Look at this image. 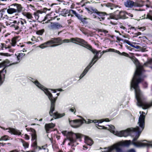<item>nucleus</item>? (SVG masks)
I'll return each instance as SVG.
<instances>
[{
	"label": "nucleus",
	"mask_w": 152,
	"mask_h": 152,
	"mask_svg": "<svg viewBox=\"0 0 152 152\" xmlns=\"http://www.w3.org/2000/svg\"><path fill=\"white\" fill-rule=\"evenodd\" d=\"M116 39H117V40L118 41H123L124 42V40H123V39H122L121 38H119L118 37H117Z\"/></svg>",
	"instance_id": "obj_51"
},
{
	"label": "nucleus",
	"mask_w": 152,
	"mask_h": 152,
	"mask_svg": "<svg viewBox=\"0 0 152 152\" xmlns=\"http://www.w3.org/2000/svg\"><path fill=\"white\" fill-rule=\"evenodd\" d=\"M123 37H124V38H128V39H129V37H126L125 36H123Z\"/></svg>",
	"instance_id": "obj_61"
},
{
	"label": "nucleus",
	"mask_w": 152,
	"mask_h": 152,
	"mask_svg": "<svg viewBox=\"0 0 152 152\" xmlns=\"http://www.w3.org/2000/svg\"><path fill=\"white\" fill-rule=\"evenodd\" d=\"M26 20L25 19H20L18 21H14L13 24L11 25V27L19 33L22 30L26 29Z\"/></svg>",
	"instance_id": "obj_6"
},
{
	"label": "nucleus",
	"mask_w": 152,
	"mask_h": 152,
	"mask_svg": "<svg viewBox=\"0 0 152 152\" xmlns=\"http://www.w3.org/2000/svg\"><path fill=\"white\" fill-rule=\"evenodd\" d=\"M62 27L61 25L58 23H51L50 25L48 26L50 30H53L55 29H58Z\"/></svg>",
	"instance_id": "obj_17"
},
{
	"label": "nucleus",
	"mask_w": 152,
	"mask_h": 152,
	"mask_svg": "<svg viewBox=\"0 0 152 152\" xmlns=\"http://www.w3.org/2000/svg\"><path fill=\"white\" fill-rule=\"evenodd\" d=\"M27 43H28V44H31V45H32V44H33V43H32V42H27Z\"/></svg>",
	"instance_id": "obj_60"
},
{
	"label": "nucleus",
	"mask_w": 152,
	"mask_h": 152,
	"mask_svg": "<svg viewBox=\"0 0 152 152\" xmlns=\"http://www.w3.org/2000/svg\"><path fill=\"white\" fill-rule=\"evenodd\" d=\"M57 91H63V90L62 89L60 88V89H56Z\"/></svg>",
	"instance_id": "obj_57"
},
{
	"label": "nucleus",
	"mask_w": 152,
	"mask_h": 152,
	"mask_svg": "<svg viewBox=\"0 0 152 152\" xmlns=\"http://www.w3.org/2000/svg\"><path fill=\"white\" fill-rule=\"evenodd\" d=\"M147 48L145 47H143L142 48L141 47L140 48V50L142 52H144L148 51L147 50Z\"/></svg>",
	"instance_id": "obj_38"
},
{
	"label": "nucleus",
	"mask_w": 152,
	"mask_h": 152,
	"mask_svg": "<svg viewBox=\"0 0 152 152\" xmlns=\"http://www.w3.org/2000/svg\"><path fill=\"white\" fill-rule=\"evenodd\" d=\"M6 130H7V132L12 134L14 135H20L21 134V132L19 130L12 128H9L7 129Z\"/></svg>",
	"instance_id": "obj_19"
},
{
	"label": "nucleus",
	"mask_w": 152,
	"mask_h": 152,
	"mask_svg": "<svg viewBox=\"0 0 152 152\" xmlns=\"http://www.w3.org/2000/svg\"><path fill=\"white\" fill-rule=\"evenodd\" d=\"M9 0H0L1 1H8Z\"/></svg>",
	"instance_id": "obj_63"
},
{
	"label": "nucleus",
	"mask_w": 152,
	"mask_h": 152,
	"mask_svg": "<svg viewBox=\"0 0 152 152\" xmlns=\"http://www.w3.org/2000/svg\"><path fill=\"white\" fill-rule=\"evenodd\" d=\"M7 140V136H4L0 139V141H6Z\"/></svg>",
	"instance_id": "obj_34"
},
{
	"label": "nucleus",
	"mask_w": 152,
	"mask_h": 152,
	"mask_svg": "<svg viewBox=\"0 0 152 152\" xmlns=\"http://www.w3.org/2000/svg\"><path fill=\"white\" fill-rule=\"evenodd\" d=\"M110 120L107 118L99 120H92L88 119L87 121H86L84 119L81 120H75L73 121L74 122V126L76 127H78L80 126L84 123L89 124L91 123H94L96 124V126L100 127L99 128V129H105L108 128L110 131L113 134L119 137H126L129 135V132L127 131L123 130L120 131H115L114 130L115 127L112 125H109L108 127H105L104 126H100L99 124V123H101L104 121L109 122Z\"/></svg>",
	"instance_id": "obj_2"
},
{
	"label": "nucleus",
	"mask_w": 152,
	"mask_h": 152,
	"mask_svg": "<svg viewBox=\"0 0 152 152\" xmlns=\"http://www.w3.org/2000/svg\"><path fill=\"white\" fill-rule=\"evenodd\" d=\"M28 20V22L31 25L32 24V26L34 27L33 24L32 23H34L36 20H33L32 19L31 20Z\"/></svg>",
	"instance_id": "obj_42"
},
{
	"label": "nucleus",
	"mask_w": 152,
	"mask_h": 152,
	"mask_svg": "<svg viewBox=\"0 0 152 152\" xmlns=\"http://www.w3.org/2000/svg\"><path fill=\"white\" fill-rule=\"evenodd\" d=\"M32 140L33 141L36 140L37 139L36 134H32Z\"/></svg>",
	"instance_id": "obj_32"
},
{
	"label": "nucleus",
	"mask_w": 152,
	"mask_h": 152,
	"mask_svg": "<svg viewBox=\"0 0 152 152\" xmlns=\"http://www.w3.org/2000/svg\"><path fill=\"white\" fill-rule=\"evenodd\" d=\"M127 12L126 11H120L119 13V15L121 16H122L124 15H126Z\"/></svg>",
	"instance_id": "obj_35"
},
{
	"label": "nucleus",
	"mask_w": 152,
	"mask_h": 152,
	"mask_svg": "<svg viewBox=\"0 0 152 152\" xmlns=\"http://www.w3.org/2000/svg\"><path fill=\"white\" fill-rule=\"evenodd\" d=\"M44 31L45 30L44 29H43L41 30H39L37 31L36 32V33L38 35H42L43 34Z\"/></svg>",
	"instance_id": "obj_29"
},
{
	"label": "nucleus",
	"mask_w": 152,
	"mask_h": 152,
	"mask_svg": "<svg viewBox=\"0 0 152 152\" xmlns=\"http://www.w3.org/2000/svg\"><path fill=\"white\" fill-rule=\"evenodd\" d=\"M25 138L27 140H28L29 139V137L26 134L25 135Z\"/></svg>",
	"instance_id": "obj_50"
},
{
	"label": "nucleus",
	"mask_w": 152,
	"mask_h": 152,
	"mask_svg": "<svg viewBox=\"0 0 152 152\" xmlns=\"http://www.w3.org/2000/svg\"><path fill=\"white\" fill-rule=\"evenodd\" d=\"M152 62V59H150L147 61L144 64V66H148L149 65L151 64Z\"/></svg>",
	"instance_id": "obj_30"
},
{
	"label": "nucleus",
	"mask_w": 152,
	"mask_h": 152,
	"mask_svg": "<svg viewBox=\"0 0 152 152\" xmlns=\"http://www.w3.org/2000/svg\"><path fill=\"white\" fill-rule=\"evenodd\" d=\"M47 10H48V9L46 8H45L43 9V11H42L43 13L45 12L46 11H47Z\"/></svg>",
	"instance_id": "obj_56"
},
{
	"label": "nucleus",
	"mask_w": 152,
	"mask_h": 152,
	"mask_svg": "<svg viewBox=\"0 0 152 152\" xmlns=\"http://www.w3.org/2000/svg\"><path fill=\"white\" fill-rule=\"evenodd\" d=\"M134 64L136 66V70L134 77L131 83V88L134 90L135 97L137 99L142 94L140 90L138 84L143 80L142 77V73L143 69L142 66L139 64V62L137 58L133 60Z\"/></svg>",
	"instance_id": "obj_3"
},
{
	"label": "nucleus",
	"mask_w": 152,
	"mask_h": 152,
	"mask_svg": "<svg viewBox=\"0 0 152 152\" xmlns=\"http://www.w3.org/2000/svg\"><path fill=\"white\" fill-rule=\"evenodd\" d=\"M139 113L140 115L137 124V126L135 128H130L125 131H127L129 132V135L131 134L132 132L138 133V136L134 137L132 142V144L135 147L138 148L145 147H152V140L149 141L145 140L137 141L140 134L144 128L145 115L147 113L141 111H140Z\"/></svg>",
	"instance_id": "obj_1"
},
{
	"label": "nucleus",
	"mask_w": 152,
	"mask_h": 152,
	"mask_svg": "<svg viewBox=\"0 0 152 152\" xmlns=\"http://www.w3.org/2000/svg\"><path fill=\"white\" fill-rule=\"evenodd\" d=\"M3 15V12L2 11H0V20L2 18Z\"/></svg>",
	"instance_id": "obj_45"
},
{
	"label": "nucleus",
	"mask_w": 152,
	"mask_h": 152,
	"mask_svg": "<svg viewBox=\"0 0 152 152\" xmlns=\"http://www.w3.org/2000/svg\"><path fill=\"white\" fill-rule=\"evenodd\" d=\"M69 110L72 112L75 115V109L74 107H72L69 109Z\"/></svg>",
	"instance_id": "obj_40"
},
{
	"label": "nucleus",
	"mask_w": 152,
	"mask_h": 152,
	"mask_svg": "<svg viewBox=\"0 0 152 152\" xmlns=\"http://www.w3.org/2000/svg\"><path fill=\"white\" fill-rule=\"evenodd\" d=\"M22 142L23 146L26 148H28V147L29 144L28 143L22 140Z\"/></svg>",
	"instance_id": "obj_31"
},
{
	"label": "nucleus",
	"mask_w": 152,
	"mask_h": 152,
	"mask_svg": "<svg viewBox=\"0 0 152 152\" xmlns=\"http://www.w3.org/2000/svg\"><path fill=\"white\" fill-rule=\"evenodd\" d=\"M11 64L10 63L8 60H5L2 63H0V68L2 67H4L2 70L1 71V73L4 72L6 73V70L5 69V68L6 67L10 65Z\"/></svg>",
	"instance_id": "obj_18"
},
{
	"label": "nucleus",
	"mask_w": 152,
	"mask_h": 152,
	"mask_svg": "<svg viewBox=\"0 0 152 152\" xmlns=\"http://www.w3.org/2000/svg\"><path fill=\"white\" fill-rule=\"evenodd\" d=\"M138 13L140 16V19H149L152 21V15L148 14L146 15L144 11H140Z\"/></svg>",
	"instance_id": "obj_15"
},
{
	"label": "nucleus",
	"mask_w": 152,
	"mask_h": 152,
	"mask_svg": "<svg viewBox=\"0 0 152 152\" xmlns=\"http://www.w3.org/2000/svg\"><path fill=\"white\" fill-rule=\"evenodd\" d=\"M11 6H13V8L9 7L7 10V12L10 14L13 13H18L20 12L22 10L23 7L21 4L15 3L11 5Z\"/></svg>",
	"instance_id": "obj_10"
},
{
	"label": "nucleus",
	"mask_w": 152,
	"mask_h": 152,
	"mask_svg": "<svg viewBox=\"0 0 152 152\" xmlns=\"http://www.w3.org/2000/svg\"><path fill=\"white\" fill-rule=\"evenodd\" d=\"M91 68L88 65L84 69L83 72L79 77V79L83 78L87 74Z\"/></svg>",
	"instance_id": "obj_21"
},
{
	"label": "nucleus",
	"mask_w": 152,
	"mask_h": 152,
	"mask_svg": "<svg viewBox=\"0 0 152 152\" xmlns=\"http://www.w3.org/2000/svg\"><path fill=\"white\" fill-rule=\"evenodd\" d=\"M54 126V124L52 123L46 124L45 125V128L47 132L48 133V131H49L50 129L52 128Z\"/></svg>",
	"instance_id": "obj_24"
},
{
	"label": "nucleus",
	"mask_w": 152,
	"mask_h": 152,
	"mask_svg": "<svg viewBox=\"0 0 152 152\" xmlns=\"http://www.w3.org/2000/svg\"><path fill=\"white\" fill-rule=\"evenodd\" d=\"M0 55L1 56H10V55L8 53H1Z\"/></svg>",
	"instance_id": "obj_39"
},
{
	"label": "nucleus",
	"mask_w": 152,
	"mask_h": 152,
	"mask_svg": "<svg viewBox=\"0 0 152 152\" xmlns=\"http://www.w3.org/2000/svg\"><path fill=\"white\" fill-rule=\"evenodd\" d=\"M69 14L68 15L69 16L71 15L72 17L73 16L72 15V14H73L78 19H80V15L73 10H69Z\"/></svg>",
	"instance_id": "obj_23"
},
{
	"label": "nucleus",
	"mask_w": 152,
	"mask_h": 152,
	"mask_svg": "<svg viewBox=\"0 0 152 152\" xmlns=\"http://www.w3.org/2000/svg\"><path fill=\"white\" fill-rule=\"evenodd\" d=\"M101 31L104 33L105 34H106L108 32L107 31L104 29H102Z\"/></svg>",
	"instance_id": "obj_52"
},
{
	"label": "nucleus",
	"mask_w": 152,
	"mask_h": 152,
	"mask_svg": "<svg viewBox=\"0 0 152 152\" xmlns=\"http://www.w3.org/2000/svg\"><path fill=\"white\" fill-rule=\"evenodd\" d=\"M141 34V33L140 32H138L137 33H135L134 35H135V37H137L139 35H140Z\"/></svg>",
	"instance_id": "obj_48"
},
{
	"label": "nucleus",
	"mask_w": 152,
	"mask_h": 152,
	"mask_svg": "<svg viewBox=\"0 0 152 152\" xmlns=\"http://www.w3.org/2000/svg\"><path fill=\"white\" fill-rule=\"evenodd\" d=\"M131 142L130 140L120 142L107 148H104L107 150L102 152H111L114 149H115L116 152H124L120 148V147L128 146L131 144Z\"/></svg>",
	"instance_id": "obj_5"
},
{
	"label": "nucleus",
	"mask_w": 152,
	"mask_h": 152,
	"mask_svg": "<svg viewBox=\"0 0 152 152\" xmlns=\"http://www.w3.org/2000/svg\"><path fill=\"white\" fill-rule=\"evenodd\" d=\"M92 52L95 54L91 62L88 64L91 68L95 63L96 61L100 58L99 56V52L96 50H93Z\"/></svg>",
	"instance_id": "obj_13"
},
{
	"label": "nucleus",
	"mask_w": 152,
	"mask_h": 152,
	"mask_svg": "<svg viewBox=\"0 0 152 152\" xmlns=\"http://www.w3.org/2000/svg\"><path fill=\"white\" fill-rule=\"evenodd\" d=\"M142 1L134 2L132 1L128 0L124 3V5L126 7L130 8L133 7H141L143 5L142 4Z\"/></svg>",
	"instance_id": "obj_12"
},
{
	"label": "nucleus",
	"mask_w": 152,
	"mask_h": 152,
	"mask_svg": "<svg viewBox=\"0 0 152 152\" xmlns=\"http://www.w3.org/2000/svg\"><path fill=\"white\" fill-rule=\"evenodd\" d=\"M106 52H107V50H103L102 51V52H101L100 53V56H99L100 57V58H101V56H102L103 55V54L104 53H106Z\"/></svg>",
	"instance_id": "obj_43"
},
{
	"label": "nucleus",
	"mask_w": 152,
	"mask_h": 152,
	"mask_svg": "<svg viewBox=\"0 0 152 152\" xmlns=\"http://www.w3.org/2000/svg\"><path fill=\"white\" fill-rule=\"evenodd\" d=\"M106 6L111 10H113V8L110 4H107L106 5Z\"/></svg>",
	"instance_id": "obj_36"
},
{
	"label": "nucleus",
	"mask_w": 152,
	"mask_h": 152,
	"mask_svg": "<svg viewBox=\"0 0 152 152\" xmlns=\"http://www.w3.org/2000/svg\"><path fill=\"white\" fill-rule=\"evenodd\" d=\"M17 39V37H14L12 38L11 42L12 46L14 47L15 46L17 42L16 40Z\"/></svg>",
	"instance_id": "obj_27"
},
{
	"label": "nucleus",
	"mask_w": 152,
	"mask_h": 152,
	"mask_svg": "<svg viewBox=\"0 0 152 152\" xmlns=\"http://www.w3.org/2000/svg\"><path fill=\"white\" fill-rule=\"evenodd\" d=\"M94 11H95V12L98 15L97 19L99 21H101L105 19V16L107 15L106 13L99 12L96 9L94 10Z\"/></svg>",
	"instance_id": "obj_16"
},
{
	"label": "nucleus",
	"mask_w": 152,
	"mask_h": 152,
	"mask_svg": "<svg viewBox=\"0 0 152 152\" xmlns=\"http://www.w3.org/2000/svg\"><path fill=\"white\" fill-rule=\"evenodd\" d=\"M30 131L32 132V134H36V132L35 130L33 128H31Z\"/></svg>",
	"instance_id": "obj_44"
},
{
	"label": "nucleus",
	"mask_w": 152,
	"mask_h": 152,
	"mask_svg": "<svg viewBox=\"0 0 152 152\" xmlns=\"http://www.w3.org/2000/svg\"><path fill=\"white\" fill-rule=\"evenodd\" d=\"M124 42L126 43L127 44H128V45H129L132 46L134 48H137V49H140V48H141V47H140L139 46L136 45V46H135L134 45H132L131 43L129 41H128L127 40L125 39L124 40Z\"/></svg>",
	"instance_id": "obj_26"
},
{
	"label": "nucleus",
	"mask_w": 152,
	"mask_h": 152,
	"mask_svg": "<svg viewBox=\"0 0 152 152\" xmlns=\"http://www.w3.org/2000/svg\"><path fill=\"white\" fill-rule=\"evenodd\" d=\"M126 15L132 18L133 17V15L132 14L127 12Z\"/></svg>",
	"instance_id": "obj_49"
},
{
	"label": "nucleus",
	"mask_w": 152,
	"mask_h": 152,
	"mask_svg": "<svg viewBox=\"0 0 152 152\" xmlns=\"http://www.w3.org/2000/svg\"><path fill=\"white\" fill-rule=\"evenodd\" d=\"M5 28V26L3 25V23H0V32L1 31L2 29Z\"/></svg>",
	"instance_id": "obj_41"
},
{
	"label": "nucleus",
	"mask_w": 152,
	"mask_h": 152,
	"mask_svg": "<svg viewBox=\"0 0 152 152\" xmlns=\"http://www.w3.org/2000/svg\"><path fill=\"white\" fill-rule=\"evenodd\" d=\"M83 148H83V149H84V150H85V149H87L88 148H87V147H86V146H84V145H83Z\"/></svg>",
	"instance_id": "obj_59"
},
{
	"label": "nucleus",
	"mask_w": 152,
	"mask_h": 152,
	"mask_svg": "<svg viewBox=\"0 0 152 152\" xmlns=\"http://www.w3.org/2000/svg\"><path fill=\"white\" fill-rule=\"evenodd\" d=\"M34 142L33 143V145L34 146H36L37 145V142H36V140L34 141Z\"/></svg>",
	"instance_id": "obj_53"
},
{
	"label": "nucleus",
	"mask_w": 152,
	"mask_h": 152,
	"mask_svg": "<svg viewBox=\"0 0 152 152\" xmlns=\"http://www.w3.org/2000/svg\"><path fill=\"white\" fill-rule=\"evenodd\" d=\"M138 106L142 107L143 109H148L152 106V101L150 103L147 102L142 94L137 99Z\"/></svg>",
	"instance_id": "obj_7"
},
{
	"label": "nucleus",
	"mask_w": 152,
	"mask_h": 152,
	"mask_svg": "<svg viewBox=\"0 0 152 152\" xmlns=\"http://www.w3.org/2000/svg\"><path fill=\"white\" fill-rule=\"evenodd\" d=\"M107 52H113L116 53L121 55L124 56H128V54L125 52L121 53L119 51L113 48H109L107 49Z\"/></svg>",
	"instance_id": "obj_20"
},
{
	"label": "nucleus",
	"mask_w": 152,
	"mask_h": 152,
	"mask_svg": "<svg viewBox=\"0 0 152 152\" xmlns=\"http://www.w3.org/2000/svg\"><path fill=\"white\" fill-rule=\"evenodd\" d=\"M128 152H136V151L134 149H131L128 150Z\"/></svg>",
	"instance_id": "obj_47"
},
{
	"label": "nucleus",
	"mask_w": 152,
	"mask_h": 152,
	"mask_svg": "<svg viewBox=\"0 0 152 152\" xmlns=\"http://www.w3.org/2000/svg\"><path fill=\"white\" fill-rule=\"evenodd\" d=\"M70 41L72 42L73 43V42H75L79 43V45L81 46H82L85 48H86L88 49H90L91 47V46L88 45L87 42L85 41L84 40L78 38H71L70 39H65L63 41L62 40V43L63 42H69Z\"/></svg>",
	"instance_id": "obj_8"
},
{
	"label": "nucleus",
	"mask_w": 152,
	"mask_h": 152,
	"mask_svg": "<svg viewBox=\"0 0 152 152\" xmlns=\"http://www.w3.org/2000/svg\"><path fill=\"white\" fill-rule=\"evenodd\" d=\"M62 40L59 38H53L51 40L48 41L40 45L39 47L42 49H44L47 47V45H51L53 44L59 43L60 44H61ZM59 44H54L51 45V47H54L58 46Z\"/></svg>",
	"instance_id": "obj_9"
},
{
	"label": "nucleus",
	"mask_w": 152,
	"mask_h": 152,
	"mask_svg": "<svg viewBox=\"0 0 152 152\" xmlns=\"http://www.w3.org/2000/svg\"><path fill=\"white\" fill-rule=\"evenodd\" d=\"M85 142L87 145L89 146L92 145L94 143L93 140L87 136H85Z\"/></svg>",
	"instance_id": "obj_22"
},
{
	"label": "nucleus",
	"mask_w": 152,
	"mask_h": 152,
	"mask_svg": "<svg viewBox=\"0 0 152 152\" xmlns=\"http://www.w3.org/2000/svg\"><path fill=\"white\" fill-rule=\"evenodd\" d=\"M80 19L81 20L82 22L83 23H86V20L87 19V18H80Z\"/></svg>",
	"instance_id": "obj_37"
},
{
	"label": "nucleus",
	"mask_w": 152,
	"mask_h": 152,
	"mask_svg": "<svg viewBox=\"0 0 152 152\" xmlns=\"http://www.w3.org/2000/svg\"><path fill=\"white\" fill-rule=\"evenodd\" d=\"M93 11H94V12H93L91 13V15L92 18H97V16H96V15L95 14V13H96L95 12V11H94V10Z\"/></svg>",
	"instance_id": "obj_33"
},
{
	"label": "nucleus",
	"mask_w": 152,
	"mask_h": 152,
	"mask_svg": "<svg viewBox=\"0 0 152 152\" xmlns=\"http://www.w3.org/2000/svg\"><path fill=\"white\" fill-rule=\"evenodd\" d=\"M66 136L70 143H73L76 142V140L74 138L75 137L77 139H80L82 135L80 134L74 133L72 132H69L67 133Z\"/></svg>",
	"instance_id": "obj_11"
},
{
	"label": "nucleus",
	"mask_w": 152,
	"mask_h": 152,
	"mask_svg": "<svg viewBox=\"0 0 152 152\" xmlns=\"http://www.w3.org/2000/svg\"><path fill=\"white\" fill-rule=\"evenodd\" d=\"M30 80L35 84L38 88L44 92L50 101L51 106L49 112L50 115L53 116L55 119L61 118L64 116L65 115L64 113L61 114L58 113L57 112H56L54 113H53L55 110L56 102L58 96L59 95L60 93H57L56 94L57 96L55 97H54L52 94L50 93V91H49L47 88H46L41 84L37 80H35L32 78H31Z\"/></svg>",
	"instance_id": "obj_4"
},
{
	"label": "nucleus",
	"mask_w": 152,
	"mask_h": 152,
	"mask_svg": "<svg viewBox=\"0 0 152 152\" xmlns=\"http://www.w3.org/2000/svg\"><path fill=\"white\" fill-rule=\"evenodd\" d=\"M23 15L28 19L32 20L33 18L32 14L29 12H24Z\"/></svg>",
	"instance_id": "obj_25"
},
{
	"label": "nucleus",
	"mask_w": 152,
	"mask_h": 152,
	"mask_svg": "<svg viewBox=\"0 0 152 152\" xmlns=\"http://www.w3.org/2000/svg\"><path fill=\"white\" fill-rule=\"evenodd\" d=\"M26 152H34V151H26Z\"/></svg>",
	"instance_id": "obj_62"
},
{
	"label": "nucleus",
	"mask_w": 152,
	"mask_h": 152,
	"mask_svg": "<svg viewBox=\"0 0 152 152\" xmlns=\"http://www.w3.org/2000/svg\"><path fill=\"white\" fill-rule=\"evenodd\" d=\"M24 51H20L18 53H17V54H15L17 56V61L16 62H14L12 63L10 62L7 60L11 64V65L8 66H10L13 64H15L18 63L20 62V60L25 55V53H24Z\"/></svg>",
	"instance_id": "obj_14"
},
{
	"label": "nucleus",
	"mask_w": 152,
	"mask_h": 152,
	"mask_svg": "<svg viewBox=\"0 0 152 152\" xmlns=\"http://www.w3.org/2000/svg\"><path fill=\"white\" fill-rule=\"evenodd\" d=\"M115 32H118V33H119V35H121V34H120L119 32H118V31H116V30H115Z\"/></svg>",
	"instance_id": "obj_64"
},
{
	"label": "nucleus",
	"mask_w": 152,
	"mask_h": 152,
	"mask_svg": "<svg viewBox=\"0 0 152 152\" xmlns=\"http://www.w3.org/2000/svg\"><path fill=\"white\" fill-rule=\"evenodd\" d=\"M46 146H43L41 147H39V149H43L45 150L46 149Z\"/></svg>",
	"instance_id": "obj_46"
},
{
	"label": "nucleus",
	"mask_w": 152,
	"mask_h": 152,
	"mask_svg": "<svg viewBox=\"0 0 152 152\" xmlns=\"http://www.w3.org/2000/svg\"><path fill=\"white\" fill-rule=\"evenodd\" d=\"M110 19H116V18H115V17H114L113 15H111L110 16Z\"/></svg>",
	"instance_id": "obj_55"
},
{
	"label": "nucleus",
	"mask_w": 152,
	"mask_h": 152,
	"mask_svg": "<svg viewBox=\"0 0 152 152\" xmlns=\"http://www.w3.org/2000/svg\"><path fill=\"white\" fill-rule=\"evenodd\" d=\"M9 152H19L16 150H12V151H11Z\"/></svg>",
	"instance_id": "obj_58"
},
{
	"label": "nucleus",
	"mask_w": 152,
	"mask_h": 152,
	"mask_svg": "<svg viewBox=\"0 0 152 152\" xmlns=\"http://www.w3.org/2000/svg\"><path fill=\"white\" fill-rule=\"evenodd\" d=\"M43 12L40 10H38L34 13V15L36 19L38 20L39 18V14H42Z\"/></svg>",
	"instance_id": "obj_28"
},
{
	"label": "nucleus",
	"mask_w": 152,
	"mask_h": 152,
	"mask_svg": "<svg viewBox=\"0 0 152 152\" xmlns=\"http://www.w3.org/2000/svg\"><path fill=\"white\" fill-rule=\"evenodd\" d=\"M47 89L49 91L50 90L51 91H53V92L54 93L56 92V91L57 90L56 89V90L54 89L53 90V89Z\"/></svg>",
	"instance_id": "obj_54"
}]
</instances>
